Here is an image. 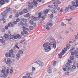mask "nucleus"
Returning <instances> with one entry per match:
<instances>
[{"instance_id": "17", "label": "nucleus", "mask_w": 78, "mask_h": 78, "mask_svg": "<svg viewBox=\"0 0 78 78\" xmlns=\"http://www.w3.org/2000/svg\"><path fill=\"white\" fill-rule=\"evenodd\" d=\"M47 71L49 74H50L52 72V71H51V69L50 68V69L48 68V69L47 70Z\"/></svg>"}, {"instance_id": "20", "label": "nucleus", "mask_w": 78, "mask_h": 78, "mask_svg": "<svg viewBox=\"0 0 78 78\" xmlns=\"http://www.w3.org/2000/svg\"><path fill=\"white\" fill-rule=\"evenodd\" d=\"M7 61L8 62H6V64H8V63L11 62V59L9 58H8L7 59Z\"/></svg>"}, {"instance_id": "14", "label": "nucleus", "mask_w": 78, "mask_h": 78, "mask_svg": "<svg viewBox=\"0 0 78 78\" xmlns=\"http://www.w3.org/2000/svg\"><path fill=\"white\" fill-rule=\"evenodd\" d=\"M51 12L53 14H57L58 13V12L56 11V10H55V9H52L51 11Z\"/></svg>"}, {"instance_id": "61", "label": "nucleus", "mask_w": 78, "mask_h": 78, "mask_svg": "<svg viewBox=\"0 0 78 78\" xmlns=\"http://www.w3.org/2000/svg\"><path fill=\"white\" fill-rule=\"evenodd\" d=\"M15 46L16 47V48H18V49H19V47H18V46H17V45H15Z\"/></svg>"}, {"instance_id": "6", "label": "nucleus", "mask_w": 78, "mask_h": 78, "mask_svg": "<svg viewBox=\"0 0 78 78\" xmlns=\"http://www.w3.org/2000/svg\"><path fill=\"white\" fill-rule=\"evenodd\" d=\"M11 11V8H7L6 9V10L4 11V12L2 13V16H3V17H4V16H8L7 13H8V12H9Z\"/></svg>"}, {"instance_id": "50", "label": "nucleus", "mask_w": 78, "mask_h": 78, "mask_svg": "<svg viewBox=\"0 0 78 78\" xmlns=\"http://www.w3.org/2000/svg\"><path fill=\"white\" fill-rule=\"evenodd\" d=\"M56 62H55L53 64V66H55L56 65Z\"/></svg>"}, {"instance_id": "45", "label": "nucleus", "mask_w": 78, "mask_h": 78, "mask_svg": "<svg viewBox=\"0 0 78 78\" xmlns=\"http://www.w3.org/2000/svg\"><path fill=\"white\" fill-rule=\"evenodd\" d=\"M50 18H51V19H52V18H53V14H52L50 16Z\"/></svg>"}, {"instance_id": "24", "label": "nucleus", "mask_w": 78, "mask_h": 78, "mask_svg": "<svg viewBox=\"0 0 78 78\" xmlns=\"http://www.w3.org/2000/svg\"><path fill=\"white\" fill-rule=\"evenodd\" d=\"M9 69L10 68H9L8 69L6 70L5 72L7 74H9Z\"/></svg>"}, {"instance_id": "26", "label": "nucleus", "mask_w": 78, "mask_h": 78, "mask_svg": "<svg viewBox=\"0 0 78 78\" xmlns=\"http://www.w3.org/2000/svg\"><path fill=\"white\" fill-rule=\"evenodd\" d=\"M14 72L13 71V70L12 69H11L10 70V74L11 75L13 74Z\"/></svg>"}, {"instance_id": "47", "label": "nucleus", "mask_w": 78, "mask_h": 78, "mask_svg": "<svg viewBox=\"0 0 78 78\" xmlns=\"http://www.w3.org/2000/svg\"><path fill=\"white\" fill-rule=\"evenodd\" d=\"M6 69V68L5 67V66H4L2 67V69L3 70H5Z\"/></svg>"}, {"instance_id": "12", "label": "nucleus", "mask_w": 78, "mask_h": 78, "mask_svg": "<svg viewBox=\"0 0 78 78\" xmlns=\"http://www.w3.org/2000/svg\"><path fill=\"white\" fill-rule=\"evenodd\" d=\"M52 2L53 3H52L53 4H54L55 6V7H58V4H57V2H57L56 0H52Z\"/></svg>"}, {"instance_id": "54", "label": "nucleus", "mask_w": 78, "mask_h": 78, "mask_svg": "<svg viewBox=\"0 0 78 78\" xmlns=\"http://www.w3.org/2000/svg\"><path fill=\"white\" fill-rule=\"evenodd\" d=\"M72 19V18H70L69 19H67L66 20V21H68V22H69L70 20H71Z\"/></svg>"}, {"instance_id": "13", "label": "nucleus", "mask_w": 78, "mask_h": 78, "mask_svg": "<svg viewBox=\"0 0 78 78\" xmlns=\"http://www.w3.org/2000/svg\"><path fill=\"white\" fill-rule=\"evenodd\" d=\"M5 56L6 58H10L11 56V54L10 53L7 52L5 54Z\"/></svg>"}, {"instance_id": "2", "label": "nucleus", "mask_w": 78, "mask_h": 78, "mask_svg": "<svg viewBox=\"0 0 78 78\" xmlns=\"http://www.w3.org/2000/svg\"><path fill=\"white\" fill-rule=\"evenodd\" d=\"M72 6H70L69 8L71 11H73L76 8L78 7V0H76V2H72Z\"/></svg>"}, {"instance_id": "53", "label": "nucleus", "mask_w": 78, "mask_h": 78, "mask_svg": "<svg viewBox=\"0 0 78 78\" xmlns=\"http://www.w3.org/2000/svg\"><path fill=\"white\" fill-rule=\"evenodd\" d=\"M35 68L34 67H32V71L33 72H34L35 71Z\"/></svg>"}, {"instance_id": "64", "label": "nucleus", "mask_w": 78, "mask_h": 78, "mask_svg": "<svg viewBox=\"0 0 78 78\" xmlns=\"http://www.w3.org/2000/svg\"><path fill=\"white\" fill-rule=\"evenodd\" d=\"M8 26H5V30H8Z\"/></svg>"}, {"instance_id": "59", "label": "nucleus", "mask_w": 78, "mask_h": 78, "mask_svg": "<svg viewBox=\"0 0 78 78\" xmlns=\"http://www.w3.org/2000/svg\"><path fill=\"white\" fill-rule=\"evenodd\" d=\"M11 26L12 27H14V25L12 23H11Z\"/></svg>"}, {"instance_id": "23", "label": "nucleus", "mask_w": 78, "mask_h": 78, "mask_svg": "<svg viewBox=\"0 0 78 78\" xmlns=\"http://www.w3.org/2000/svg\"><path fill=\"white\" fill-rule=\"evenodd\" d=\"M48 12V9H46L45 10L44 12V15H46L47 14Z\"/></svg>"}, {"instance_id": "49", "label": "nucleus", "mask_w": 78, "mask_h": 78, "mask_svg": "<svg viewBox=\"0 0 78 78\" xmlns=\"http://www.w3.org/2000/svg\"><path fill=\"white\" fill-rule=\"evenodd\" d=\"M26 76H30V73H28L26 74Z\"/></svg>"}, {"instance_id": "7", "label": "nucleus", "mask_w": 78, "mask_h": 78, "mask_svg": "<svg viewBox=\"0 0 78 78\" xmlns=\"http://www.w3.org/2000/svg\"><path fill=\"white\" fill-rule=\"evenodd\" d=\"M46 30H50L53 26V24L51 23L48 22L46 25Z\"/></svg>"}, {"instance_id": "9", "label": "nucleus", "mask_w": 78, "mask_h": 78, "mask_svg": "<svg viewBox=\"0 0 78 78\" xmlns=\"http://www.w3.org/2000/svg\"><path fill=\"white\" fill-rule=\"evenodd\" d=\"M34 63H37V64H39L40 67H42V66H43L44 65V63H43V62L41 61H36L34 62Z\"/></svg>"}, {"instance_id": "31", "label": "nucleus", "mask_w": 78, "mask_h": 78, "mask_svg": "<svg viewBox=\"0 0 78 78\" xmlns=\"http://www.w3.org/2000/svg\"><path fill=\"white\" fill-rule=\"evenodd\" d=\"M22 21H23V22H27V19H23L22 20Z\"/></svg>"}, {"instance_id": "15", "label": "nucleus", "mask_w": 78, "mask_h": 78, "mask_svg": "<svg viewBox=\"0 0 78 78\" xmlns=\"http://www.w3.org/2000/svg\"><path fill=\"white\" fill-rule=\"evenodd\" d=\"M65 53H66V51L64 50H62V52H61V54L59 55V56H62L64 55Z\"/></svg>"}, {"instance_id": "46", "label": "nucleus", "mask_w": 78, "mask_h": 78, "mask_svg": "<svg viewBox=\"0 0 78 78\" xmlns=\"http://www.w3.org/2000/svg\"><path fill=\"white\" fill-rule=\"evenodd\" d=\"M24 34H24L23 32H21V36H24Z\"/></svg>"}, {"instance_id": "4", "label": "nucleus", "mask_w": 78, "mask_h": 78, "mask_svg": "<svg viewBox=\"0 0 78 78\" xmlns=\"http://www.w3.org/2000/svg\"><path fill=\"white\" fill-rule=\"evenodd\" d=\"M1 72L2 73H3L2 75V73H0V78H6L5 77H7L8 76V74L5 73L6 71L4 69H2L1 71Z\"/></svg>"}, {"instance_id": "58", "label": "nucleus", "mask_w": 78, "mask_h": 78, "mask_svg": "<svg viewBox=\"0 0 78 78\" xmlns=\"http://www.w3.org/2000/svg\"><path fill=\"white\" fill-rule=\"evenodd\" d=\"M71 55L73 56H74L75 55V54H74V53L72 52H71Z\"/></svg>"}, {"instance_id": "28", "label": "nucleus", "mask_w": 78, "mask_h": 78, "mask_svg": "<svg viewBox=\"0 0 78 78\" xmlns=\"http://www.w3.org/2000/svg\"><path fill=\"white\" fill-rule=\"evenodd\" d=\"M23 12H24V13H27V12H28V11L26 9H24L23 10Z\"/></svg>"}, {"instance_id": "57", "label": "nucleus", "mask_w": 78, "mask_h": 78, "mask_svg": "<svg viewBox=\"0 0 78 78\" xmlns=\"http://www.w3.org/2000/svg\"><path fill=\"white\" fill-rule=\"evenodd\" d=\"M13 23V24H14V25H16V24H17V23L16 21H14Z\"/></svg>"}, {"instance_id": "21", "label": "nucleus", "mask_w": 78, "mask_h": 78, "mask_svg": "<svg viewBox=\"0 0 78 78\" xmlns=\"http://www.w3.org/2000/svg\"><path fill=\"white\" fill-rule=\"evenodd\" d=\"M31 19L33 21H34V20H36V18H35L34 16H32L31 18Z\"/></svg>"}, {"instance_id": "62", "label": "nucleus", "mask_w": 78, "mask_h": 78, "mask_svg": "<svg viewBox=\"0 0 78 78\" xmlns=\"http://www.w3.org/2000/svg\"><path fill=\"white\" fill-rule=\"evenodd\" d=\"M27 47H28V46L27 45H25V46H24V48L25 49L26 48H27Z\"/></svg>"}, {"instance_id": "16", "label": "nucleus", "mask_w": 78, "mask_h": 78, "mask_svg": "<svg viewBox=\"0 0 78 78\" xmlns=\"http://www.w3.org/2000/svg\"><path fill=\"white\" fill-rule=\"evenodd\" d=\"M76 66H75V65L74 64L73 65H72L71 66V68L73 70L74 69H76Z\"/></svg>"}, {"instance_id": "55", "label": "nucleus", "mask_w": 78, "mask_h": 78, "mask_svg": "<svg viewBox=\"0 0 78 78\" xmlns=\"http://www.w3.org/2000/svg\"><path fill=\"white\" fill-rule=\"evenodd\" d=\"M56 2H58V4H59V5H60V4H61V2H60V1H57Z\"/></svg>"}, {"instance_id": "8", "label": "nucleus", "mask_w": 78, "mask_h": 78, "mask_svg": "<svg viewBox=\"0 0 78 78\" xmlns=\"http://www.w3.org/2000/svg\"><path fill=\"white\" fill-rule=\"evenodd\" d=\"M6 2L7 3H8L9 2V0H0V7H2V5H5Z\"/></svg>"}, {"instance_id": "60", "label": "nucleus", "mask_w": 78, "mask_h": 78, "mask_svg": "<svg viewBox=\"0 0 78 78\" xmlns=\"http://www.w3.org/2000/svg\"><path fill=\"white\" fill-rule=\"evenodd\" d=\"M25 41V39H24L23 40H21L20 41V43H22V42H23Z\"/></svg>"}, {"instance_id": "41", "label": "nucleus", "mask_w": 78, "mask_h": 78, "mask_svg": "<svg viewBox=\"0 0 78 78\" xmlns=\"http://www.w3.org/2000/svg\"><path fill=\"white\" fill-rule=\"evenodd\" d=\"M20 25H21V26H23L24 25L23 23L22 22H20Z\"/></svg>"}, {"instance_id": "10", "label": "nucleus", "mask_w": 78, "mask_h": 78, "mask_svg": "<svg viewBox=\"0 0 78 78\" xmlns=\"http://www.w3.org/2000/svg\"><path fill=\"white\" fill-rule=\"evenodd\" d=\"M22 28L23 29H24L23 30V32L24 34H28V28H26V27H23Z\"/></svg>"}, {"instance_id": "40", "label": "nucleus", "mask_w": 78, "mask_h": 78, "mask_svg": "<svg viewBox=\"0 0 78 78\" xmlns=\"http://www.w3.org/2000/svg\"><path fill=\"white\" fill-rule=\"evenodd\" d=\"M16 36H17V38H18V39H20L21 37L20 35L19 34H17Z\"/></svg>"}, {"instance_id": "37", "label": "nucleus", "mask_w": 78, "mask_h": 78, "mask_svg": "<svg viewBox=\"0 0 78 78\" xmlns=\"http://www.w3.org/2000/svg\"><path fill=\"white\" fill-rule=\"evenodd\" d=\"M51 7L52 8H53V9H55V8H56V6H55V5H51Z\"/></svg>"}, {"instance_id": "11", "label": "nucleus", "mask_w": 78, "mask_h": 78, "mask_svg": "<svg viewBox=\"0 0 78 78\" xmlns=\"http://www.w3.org/2000/svg\"><path fill=\"white\" fill-rule=\"evenodd\" d=\"M71 69H70V66H66V68H63V70L64 71H65V72H66V70L69 71V70H70Z\"/></svg>"}, {"instance_id": "1", "label": "nucleus", "mask_w": 78, "mask_h": 78, "mask_svg": "<svg viewBox=\"0 0 78 78\" xmlns=\"http://www.w3.org/2000/svg\"><path fill=\"white\" fill-rule=\"evenodd\" d=\"M49 42H47L46 43V44L45 43L43 44V47H45L44 48V50H45V51L47 53H48L50 50H51V47H52L55 48L56 47V41L53 38H51L49 40Z\"/></svg>"}, {"instance_id": "36", "label": "nucleus", "mask_w": 78, "mask_h": 78, "mask_svg": "<svg viewBox=\"0 0 78 78\" xmlns=\"http://www.w3.org/2000/svg\"><path fill=\"white\" fill-rule=\"evenodd\" d=\"M19 14L20 15H23V12H19Z\"/></svg>"}, {"instance_id": "42", "label": "nucleus", "mask_w": 78, "mask_h": 78, "mask_svg": "<svg viewBox=\"0 0 78 78\" xmlns=\"http://www.w3.org/2000/svg\"><path fill=\"white\" fill-rule=\"evenodd\" d=\"M61 25L62 27H65V26H66V24H64L63 23H61Z\"/></svg>"}, {"instance_id": "3", "label": "nucleus", "mask_w": 78, "mask_h": 78, "mask_svg": "<svg viewBox=\"0 0 78 78\" xmlns=\"http://www.w3.org/2000/svg\"><path fill=\"white\" fill-rule=\"evenodd\" d=\"M37 3L35 0H34L33 2H31V3H28V8L30 9H32L33 8V5L37 7Z\"/></svg>"}, {"instance_id": "30", "label": "nucleus", "mask_w": 78, "mask_h": 78, "mask_svg": "<svg viewBox=\"0 0 78 78\" xmlns=\"http://www.w3.org/2000/svg\"><path fill=\"white\" fill-rule=\"evenodd\" d=\"M9 53H10L11 54V55L13 53V50H11L9 51Z\"/></svg>"}, {"instance_id": "22", "label": "nucleus", "mask_w": 78, "mask_h": 78, "mask_svg": "<svg viewBox=\"0 0 78 78\" xmlns=\"http://www.w3.org/2000/svg\"><path fill=\"white\" fill-rule=\"evenodd\" d=\"M65 11L66 12H69V11H70V9H69V7H68L66 8Z\"/></svg>"}, {"instance_id": "56", "label": "nucleus", "mask_w": 78, "mask_h": 78, "mask_svg": "<svg viewBox=\"0 0 78 78\" xmlns=\"http://www.w3.org/2000/svg\"><path fill=\"white\" fill-rule=\"evenodd\" d=\"M33 25H34V27H36V23H33Z\"/></svg>"}, {"instance_id": "63", "label": "nucleus", "mask_w": 78, "mask_h": 78, "mask_svg": "<svg viewBox=\"0 0 78 78\" xmlns=\"http://www.w3.org/2000/svg\"><path fill=\"white\" fill-rule=\"evenodd\" d=\"M24 25L25 27H27V26H28V24L26 23L24 24Z\"/></svg>"}, {"instance_id": "44", "label": "nucleus", "mask_w": 78, "mask_h": 78, "mask_svg": "<svg viewBox=\"0 0 78 78\" xmlns=\"http://www.w3.org/2000/svg\"><path fill=\"white\" fill-rule=\"evenodd\" d=\"M13 38L15 39H17V35H13Z\"/></svg>"}, {"instance_id": "34", "label": "nucleus", "mask_w": 78, "mask_h": 78, "mask_svg": "<svg viewBox=\"0 0 78 78\" xmlns=\"http://www.w3.org/2000/svg\"><path fill=\"white\" fill-rule=\"evenodd\" d=\"M29 23L30 24V25H33L34 23L33 22V21L30 20L29 21Z\"/></svg>"}, {"instance_id": "48", "label": "nucleus", "mask_w": 78, "mask_h": 78, "mask_svg": "<svg viewBox=\"0 0 78 78\" xmlns=\"http://www.w3.org/2000/svg\"><path fill=\"white\" fill-rule=\"evenodd\" d=\"M78 52V51H74V53L75 54H76H76H77V53Z\"/></svg>"}, {"instance_id": "38", "label": "nucleus", "mask_w": 78, "mask_h": 78, "mask_svg": "<svg viewBox=\"0 0 78 78\" xmlns=\"http://www.w3.org/2000/svg\"><path fill=\"white\" fill-rule=\"evenodd\" d=\"M70 59L71 60H73V59H74V57L73 56H71L70 57Z\"/></svg>"}, {"instance_id": "35", "label": "nucleus", "mask_w": 78, "mask_h": 78, "mask_svg": "<svg viewBox=\"0 0 78 78\" xmlns=\"http://www.w3.org/2000/svg\"><path fill=\"white\" fill-rule=\"evenodd\" d=\"M19 16V13H17L15 14V17H18Z\"/></svg>"}, {"instance_id": "25", "label": "nucleus", "mask_w": 78, "mask_h": 78, "mask_svg": "<svg viewBox=\"0 0 78 78\" xmlns=\"http://www.w3.org/2000/svg\"><path fill=\"white\" fill-rule=\"evenodd\" d=\"M66 47L67 48H68V49H69V48H70L71 47V45L69 44H68L66 45Z\"/></svg>"}, {"instance_id": "29", "label": "nucleus", "mask_w": 78, "mask_h": 78, "mask_svg": "<svg viewBox=\"0 0 78 78\" xmlns=\"http://www.w3.org/2000/svg\"><path fill=\"white\" fill-rule=\"evenodd\" d=\"M24 17H30V14L27 13L26 15L24 16Z\"/></svg>"}, {"instance_id": "43", "label": "nucleus", "mask_w": 78, "mask_h": 78, "mask_svg": "<svg viewBox=\"0 0 78 78\" xmlns=\"http://www.w3.org/2000/svg\"><path fill=\"white\" fill-rule=\"evenodd\" d=\"M16 56L18 58H20V55L19 54H16Z\"/></svg>"}, {"instance_id": "27", "label": "nucleus", "mask_w": 78, "mask_h": 78, "mask_svg": "<svg viewBox=\"0 0 78 78\" xmlns=\"http://www.w3.org/2000/svg\"><path fill=\"white\" fill-rule=\"evenodd\" d=\"M19 53L20 54V55H22L23 53V51L20 50H19Z\"/></svg>"}, {"instance_id": "18", "label": "nucleus", "mask_w": 78, "mask_h": 78, "mask_svg": "<svg viewBox=\"0 0 78 78\" xmlns=\"http://www.w3.org/2000/svg\"><path fill=\"white\" fill-rule=\"evenodd\" d=\"M2 17L3 18L2 19V20H3V21H4L3 23H6V22H5V17H7V16H4V17H3V15H2Z\"/></svg>"}, {"instance_id": "5", "label": "nucleus", "mask_w": 78, "mask_h": 78, "mask_svg": "<svg viewBox=\"0 0 78 78\" xmlns=\"http://www.w3.org/2000/svg\"><path fill=\"white\" fill-rule=\"evenodd\" d=\"M9 36L7 35L6 34H5V37H2V40L0 39V41L2 43V44H4L5 42V41L8 39V37Z\"/></svg>"}, {"instance_id": "33", "label": "nucleus", "mask_w": 78, "mask_h": 78, "mask_svg": "<svg viewBox=\"0 0 78 78\" xmlns=\"http://www.w3.org/2000/svg\"><path fill=\"white\" fill-rule=\"evenodd\" d=\"M29 29L30 30H33V27L32 26H30L29 27Z\"/></svg>"}, {"instance_id": "19", "label": "nucleus", "mask_w": 78, "mask_h": 78, "mask_svg": "<svg viewBox=\"0 0 78 78\" xmlns=\"http://www.w3.org/2000/svg\"><path fill=\"white\" fill-rule=\"evenodd\" d=\"M43 14H44V13H43V12H41L39 13L38 15L39 18H41V16H42Z\"/></svg>"}, {"instance_id": "51", "label": "nucleus", "mask_w": 78, "mask_h": 78, "mask_svg": "<svg viewBox=\"0 0 78 78\" xmlns=\"http://www.w3.org/2000/svg\"><path fill=\"white\" fill-rule=\"evenodd\" d=\"M16 22H19V21H20V19L18 18V19H16Z\"/></svg>"}, {"instance_id": "32", "label": "nucleus", "mask_w": 78, "mask_h": 78, "mask_svg": "<svg viewBox=\"0 0 78 78\" xmlns=\"http://www.w3.org/2000/svg\"><path fill=\"white\" fill-rule=\"evenodd\" d=\"M46 16V15H45L42 16L41 18L42 19H43V20H44V19H45Z\"/></svg>"}, {"instance_id": "39", "label": "nucleus", "mask_w": 78, "mask_h": 78, "mask_svg": "<svg viewBox=\"0 0 78 78\" xmlns=\"http://www.w3.org/2000/svg\"><path fill=\"white\" fill-rule=\"evenodd\" d=\"M10 38L11 39H12L14 38V36L11 35L10 36Z\"/></svg>"}, {"instance_id": "52", "label": "nucleus", "mask_w": 78, "mask_h": 78, "mask_svg": "<svg viewBox=\"0 0 78 78\" xmlns=\"http://www.w3.org/2000/svg\"><path fill=\"white\" fill-rule=\"evenodd\" d=\"M11 23H9L8 24V27H11Z\"/></svg>"}]
</instances>
